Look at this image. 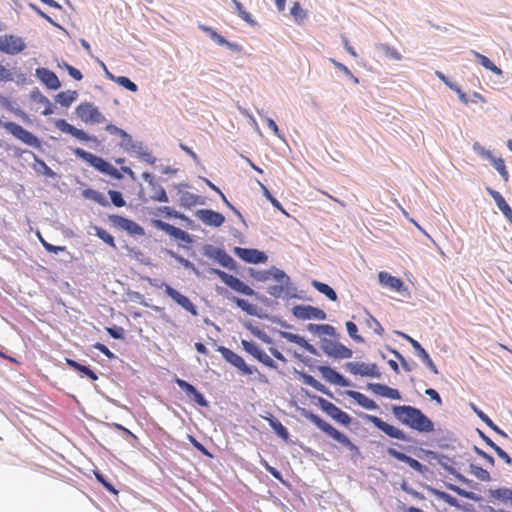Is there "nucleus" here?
Listing matches in <instances>:
<instances>
[{"mask_svg":"<svg viewBox=\"0 0 512 512\" xmlns=\"http://www.w3.org/2000/svg\"><path fill=\"white\" fill-rule=\"evenodd\" d=\"M326 355L333 359H349L353 356V351L343 343L336 341L331 351H326Z\"/></svg>","mask_w":512,"mask_h":512,"instance_id":"obj_49","label":"nucleus"},{"mask_svg":"<svg viewBox=\"0 0 512 512\" xmlns=\"http://www.w3.org/2000/svg\"><path fill=\"white\" fill-rule=\"evenodd\" d=\"M35 77L49 90L57 91L62 87L57 74L49 68H36Z\"/></svg>","mask_w":512,"mask_h":512,"instance_id":"obj_28","label":"nucleus"},{"mask_svg":"<svg viewBox=\"0 0 512 512\" xmlns=\"http://www.w3.org/2000/svg\"><path fill=\"white\" fill-rule=\"evenodd\" d=\"M262 418L268 422L273 432L285 443H293L288 429L281 423V421L272 413L267 412Z\"/></svg>","mask_w":512,"mask_h":512,"instance_id":"obj_35","label":"nucleus"},{"mask_svg":"<svg viewBox=\"0 0 512 512\" xmlns=\"http://www.w3.org/2000/svg\"><path fill=\"white\" fill-rule=\"evenodd\" d=\"M174 383L177 384V386L185 393L190 401L203 408L209 407V401L195 385L188 382L187 380L179 378L178 376H175Z\"/></svg>","mask_w":512,"mask_h":512,"instance_id":"obj_19","label":"nucleus"},{"mask_svg":"<svg viewBox=\"0 0 512 512\" xmlns=\"http://www.w3.org/2000/svg\"><path fill=\"white\" fill-rule=\"evenodd\" d=\"M206 198L190 192H181L180 206L190 209L196 205H205Z\"/></svg>","mask_w":512,"mask_h":512,"instance_id":"obj_46","label":"nucleus"},{"mask_svg":"<svg viewBox=\"0 0 512 512\" xmlns=\"http://www.w3.org/2000/svg\"><path fill=\"white\" fill-rule=\"evenodd\" d=\"M344 395L353 399L357 405L360 407L369 410V411H378L380 410L379 405L371 398L366 396L365 394L355 391V390H345L343 392Z\"/></svg>","mask_w":512,"mask_h":512,"instance_id":"obj_36","label":"nucleus"},{"mask_svg":"<svg viewBox=\"0 0 512 512\" xmlns=\"http://www.w3.org/2000/svg\"><path fill=\"white\" fill-rule=\"evenodd\" d=\"M198 28L201 31H203L217 45L226 47L228 50L234 53H241L243 51L242 45L227 40L224 36L219 34L213 27L205 24H199Z\"/></svg>","mask_w":512,"mask_h":512,"instance_id":"obj_23","label":"nucleus"},{"mask_svg":"<svg viewBox=\"0 0 512 512\" xmlns=\"http://www.w3.org/2000/svg\"><path fill=\"white\" fill-rule=\"evenodd\" d=\"M207 271L209 274L218 277L228 290L230 289L243 296L253 297L266 307H272L274 304H277V302L271 298L255 291L237 276L215 267H208Z\"/></svg>","mask_w":512,"mask_h":512,"instance_id":"obj_5","label":"nucleus"},{"mask_svg":"<svg viewBox=\"0 0 512 512\" xmlns=\"http://www.w3.org/2000/svg\"><path fill=\"white\" fill-rule=\"evenodd\" d=\"M161 253L175 259L180 265H182L186 270L191 271L196 277L201 278L203 276L201 271L195 266L193 262L184 258L182 255L176 253L172 249L161 248Z\"/></svg>","mask_w":512,"mask_h":512,"instance_id":"obj_41","label":"nucleus"},{"mask_svg":"<svg viewBox=\"0 0 512 512\" xmlns=\"http://www.w3.org/2000/svg\"><path fill=\"white\" fill-rule=\"evenodd\" d=\"M435 74L449 89H451L458 95V98L462 103H469L467 94L461 89V87L455 81H452L441 71H436Z\"/></svg>","mask_w":512,"mask_h":512,"instance_id":"obj_43","label":"nucleus"},{"mask_svg":"<svg viewBox=\"0 0 512 512\" xmlns=\"http://www.w3.org/2000/svg\"><path fill=\"white\" fill-rule=\"evenodd\" d=\"M297 289V285L292 281L286 271L282 269L276 280V284L269 285L266 288V292L275 299H282L288 302L293 299V294L297 292Z\"/></svg>","mask_w":512,"mask_h":512,"instance_id":"obj_11","label":"nucleus"},{"mask_svg":"<svg viewBox=\"0 0 512 512\" xmlns=\"http://www.w3.org/2000/svg\"><path fill=\"white\" fill-rule=\"evenodd\" d=\"M485 190H486L487 194L491 198H493V200L496 203V206L502 212L503 216L512 225V209H511L510 205L507 203V201L505 200V198L503 197V195L499 191H497L489 186H487L485 188Z\"/></svg>","mask_w":512,"mask_h":512,"instance_id":"obj_37","label":"nucleus"},{"mask_svg":"<svg viewBox=\"0 0 512 512\" xmlns=\"http://www.w3.org/2000/svg\"><path fill=\"white\" fill-rule=\"evenodd\" d=\"M107 194L110 200H108L104 193L90 187L83 189L81 192V196L84 199L91 200L105 208L110 207L111 205L115 206L116 208H122L126 206V201L122 192L109 189Z\"/></svg>","mask_w":512,"mask_h":512,"instance_id":"obj_9","label":"nucleus"},{"mask_svg":"<svg viewBox=\"0 0 512 512\" xmlns=\"http://www.w3.org/2000/svg\"><path fill=\"white\" fill-rule=\"evenodd\" d=\"M29 98L31 101L44 105V110L41 112L43 116H50L54 114L57 106L53 104L45 95L41 93V91L35 87L29 94Z\"/></svg>","mask_w":512,"mask_h":512,"instance_id":"obj_38","label":"nucleus"},{"mask_svg":"<svg viewBox=\"0 0 512 512\" xmlns=\"http://www.w3.org/2000/svg\"><path fill=\"white\" fill-rule=\"evenodd\" d=\"M316 370L321 373L322 378L329 384L339 387H354V383L330 365H318Z\"/></svg>","mask_w":512,"mask_h":512,"instance_id":"obj_21","label":"nucleus"},{"mask_svg":"<svg viewBox=\"0 0 512 512\" xmlns=\"http://www.w3.org/2000/svg\"><path fill=\"white\" fill-rule=\"evenodd\" d=\"M488 496L491 499L498 500L504 504H510L512 506V488L498 487L490 488L487 490Z\"/></svg>","mask_w":512,"mask_h":512,"instance_id":"obj_44","label":"nucleus"},{"mask_svg":"<svg viewBox=\"0 0 512 512\" xmlns=\"http://www.w3.org/2000/svg\"><path fill=\"white\" fill-rule=\"evenodd\" d=\"M293 372L305 385L314 388L316 391L326 395L331 399H335L333 392L320 381L315 379L312 375L306 373L305 371L297 370L296 368H294Z\"/></svg>","mask_w":512,"mask_h":512,"instance_id":"obj_33","label":"nucleus"},{"mask_svg":"<svg viewBox=\"0 0 512 512\" xmlns=\"http://www.w3.org/2000/svg\"><path fill=\"white\" fill-rule=\"evenodd\" d=\"M292 315L298 320H320L327 319V313L319 308L309 304H296L291 308Z\"/></svg>","mask_w":512,"mask_h":512,"instance_id":"obj_18","label":"nucleus"},{"mask_svg":"<svg viewBox=\"0 0 512 512\" xmlns=\"http://www.w3.org/2000/svg\"><path fill=\"white\" fill-rule=\"evenodd\" d=\"M271 330L273 332H277L281 338L286 339L288 342L294 343V344L302 347L308 353L315 355V356H320L318 349L314 345L309 343L305 339L304 336H301L296 333L288 332V331L276 330L275 328H272Z\"/></svg>","mask_w":512,"mask_h":512,"instance_id":"obj_31","label":"nucleus"},{"mask_svg":"<svg viewBox=\"0 0 512 512\" xmlns=\"http://www.w3.org/2000/svg\"><path fill=\"white\" fill-rule=\"evenodd\" d=\"M306 330L312 335L318 337H321L322 335H327L333 338L339 337V333L337 332L336 328L330 324L309 323L306 325Z\"/></svg>","mask_w":512,"mask_h":512,"instance_id":"obj_42","label":"nucleus"},{"mask_svg":"<svg viewBox=\"0 0 512 512\" xmlns=\"http://www.w3.org/2000/svg\"><path fill=\"white\" fill-rule=\"evenodd\" d=\"M378 282L382 287L388 288L403 296L405 295L404 293L408 291L407 286L400 277L393 276L386 271H380L378 273Z\"/></svg>","mask_w":512,"mask_h":512,"instance_id":"obj_27","label":"nucleus"},{"mask_svg":"<svg viewBox=\"0 0 512 512\" xmlns=\"http://www.w3.org/2000/svg\"><path fill=\"white\" fill-rule=\"evenodd\" d=\"M365 389L376 396L398 401L403 399L402 393L398 389L392 388L384 383L369 382L367 383Z\"/></svg>","mask_w":512,"mask_h":512,"instance_id":"obj_30","label":"nucleus"},{"mask_svg":"<svg viewBox=\"0 0 512 512\" xmlns=\"http://www.w3.org/2000/svg\"><path fill=\"white\" fill-rule=\"evenodd\" d=\"M491 165L495 168V170L500 174L501 178L504 182H508L509 180V172L505 165V161L501 157L492 156L489 160Z\"/></svg>","mask_w":512,"mask_h":512,"instance_id":"obj_59","label":"nucleus"},{"mask_svg":"<svg viewBox=\"0 0 512 512\" xmlns=\"http://www.w3.org/2000/svg\"><path fill=\"white\" fill-rule=\"evenodd\" d=\"M78 98V92L76 90H66L57 93L54 96L55 103L61 107L69 108Z\"/></svg>","mask_w":512,"mask_h":512,"instance_id":"obj_47","label":"nucleus"},{"mask_svg":"<svg viewBox=\"0 0 512 512\" xmlns=\"http://www.w3.org/2000/svg\"><path fill=\"white\" fill-rule=\"evenodd\" d=\"M296 411L304 418L313 423L321 432L326 436L333 439L334 441L341 444L351 452V459L361 457V451L359 447L342 431L335 428L331 423L323 419L312 410L300 407L295 404Z\"/></svg>","mask_w":512,"mask_h":512,"instance_id":"obj_2","label":"nucleus"},{"mask_svg":"<svg viewBox=\"0 0 512 512\" xmlns=\"http://www.w3.org/2000/svg\"><path fill=\"white\" fill-rule=\"evenodd\" d=\"M93 474L96 480L111 494L117 495L118 490L116 489L112 480L99 469H94Z\"/></svg>","mask_w":512,"mask_h":512,"instance_id":"obj_56","label":"nucleus"},{"mask_svg":"<svg viewBox=\"0 0 512 512\" xmlns=\"http://www.w3.org/2000/svg\"><path fill=\"white\" fill-rule=\"evenodd\" d=\"M215 292L217 295L222 296L228 301L234 303L237 308L241 309L243 312L250 316H254L262 320H268L272 323L278 324L281 328L284 329H294V326L289 324L282 317L269 314L262 308H259L257 305L250 303L248 300L235 296L230 290L226 289V287L216 285Z\"/></svg>","mask_w":512,"mask_h":512,"instance_id":"obj_4","label":"nucleus"},{"mask_svg":"<svg viewBox=\"0 0 512 512\" xmlns=\"http://www.w3.org/2000/svg\"><path fill=\"white\" fill-rule=\"evenodd\" d=\"M386 453L390 457L407 464L410 468H412L413 470H415L416 472H418L422 475H424L425 473H427L429 471V468L426 465L422 464L421 462H419L415 458L407 455L406 453L397 450L396 448L388 447L386 449Z\"/></svg>","mask_w":512,"mask_h":512,"instance_id":"obj_26","label":"nucleus"},{"mask_svg":"<svg viewBox=\"0 0 512 512\" xmlns=\"http://www.w3.org/2000/svg\"><path fill=\"white\" fill-rule=\"evenodd\" d=\"M311 286L314 289H316L319 293L325 295L330 301H332V302L338 301L337 292L327 283L313 279L311 281Z\"/></svg>","mask_w":512,"mask_h":512,"instance_id":"obj_50","label":"nucleus"},{"mask_svg":"<svg viewBox=\"0 0 512 512\" xmlns=\"http://www.w3.org/2000/svg\"><path fill=\"white\" fill-rule=\"evenodd\" d=\"M28 7L34 11L39 17L45 19L48 23H50L52 26H54L55 28L65 32V33H68L67 30L62 26L60 25L59 23H57L56 21H54L47 13H45L38 5H36L35 3H32V2H29L28 3Z\"/></svg>","mask_w":512,"mask_h":512,"instance_id":"obj_60","label":"nucleus"},{"mask_svg":"<svg viewBox=\"0 0 512 512\" xmlns=\"http://www.w3.org/2000/svg\"><path fill=\"white\" fill-rule=\"evenodd\" d=\"M202 253L212 262L220 265L221 267L234 272L241 277H244L242 267L223 247L214 246L212 244H204L202 246Z\"/></svg>","mask_w":512,"mask_h":512,"instance_id":"obj_8","label":"nucleus"},{"mask_svg":"<svg viewBox=\"0 0 512 512\" xmlns=\"http://www.w3.org/2000/svg\"><path fill=\"white\" fill-rule=\"evenodd\" d=\"M256 182L259 185L262 195L266 198V200H268L276 210L288 216L286 209L283 207L281 202L272 195L269 189L261 181L256 180Z\"/></svg>","mask_w":512,"mask_h":512,"instance_id":"obj_55","label":"nucleus"},{"mask_svg":"<svg viewBox=\"0 0 512 512\" xmlns=\"http://www.w3.org/2000/svg\"><path fill=\"white\" fill-rule=\"evenodd\" d=\"M421 487L427 490L432 495L436 496L438 499L444 501L451 507L457 508L463 512H475V508L471 503H461L456 497L452 496L451 494L443 490L437 489L425 483H422Z\"/></svg>","mask_w":512,"mask_h":512,"instance_id":"obj_17","label":"nucleus"},{"mask_svg":"<svg viewBox=\"0 0 512 512\" xmlns=\"http://www.w3.org/2000/svg\"><path fill=\"white\" fill-rule=\"evenodd\" d=\"M242 349L251 355L254 359L258 360L259 357L263 354L264 350L261 348L259 344L252 340H241Z\"/></svg>","mask_w":512,"mask_h":512,"instance_id":"obj_57","label":"nucleus"},{"mask_svg":"<svg viewBox=\"0 0 512 512\" xmlns=\"http://www.w3.org/2000/svg\"><path fill=\"white\" fill-rule=\"evenodd\" d=\"M209 340L216 347V351L222 355V358L236 368L240 375L250 376L258 371L256 366L247 364L245 359L233 350L223 345H218L217 341L211 337H209Z\"/></svg>","mask_w":512,"mask_h":512,"instance_id":"obj_10","label":"nucleus"},{"mask_svg":"<svg viewBox=\"0 0 512 512\" xmlns=\"http://www.w3.org/2000/svg\"><path fill=\"white\" fill-rule=\"evenodd\" d=\"M166 295L171 298L178 306L190 313L192 316H198L199 311L197 306L190 300V298L172 286L166 287Z\"/></svg>","mask_w":512,"mask_h":512,"instance_id":"obj_25","label":"nucleus"},{"mask_svg":"<svg viewBox=\"0 0 512 512\" xmlns=\"http://www.w3.org/2000/svg\"><path fill=\"white\" fill-rule=\"evenodd\" d=\"M301 391L312 400L314 405H316L323 413L329 416L336 423L344 427H349L355 422V419L352 416L324 397L313 394L305 388H301Z\"/></svg>","mask_w":512,"mask_h":512,"instance_id":"obj_6","label":"nucleus"},{"mask_svg":"<svg viewBox=\"0 0 512 512\" xmlns=\"http://www.w3.org/2000/svg\"><path fill=\"white\" fill-rule=\"evenodd\" d=\"M232 251L240 260L248 264L259 265L268 261L267 253L257 248L235 246Z\"/></svg>","mask_w":512,"mask_h":512,"instance_id":"obj_20","label":"nucleus"},{"mask_svg":"<svg viewBox=\"0 0 512 512\" xmlns=\"http://www.w3.org/2000/svg\"><path fill=\"white\" fill-rule=\"evenodd\" d=\"M27 48L25 40L14 34L0 36V52L6 55H17Z\"/></svg>","mask_w":512,"mask_h":512,"instance_id":"obj_22","label":"nucleus"},{"mask_svg":"<svg viewBox=\"0 0 512 512\" xmlns=\"http://www.w3.org/2000/svg\"><path fill=\"white\" fill-rule=\"evenodd\" d=\"M242 325L245 327V329H247L248 331H250V333L256 337L257 339H259L260 341H262L263 343L265 344H273L274 343V340L266 333L264 332L263 330H261L259 327L253 325L252 321L250 320H247L245 322L242 323Z\"/></svg>","mask_w":512,"mask_h":512,"instance_id":"obj_51","label":"nucleus"},{"mask_svg":"<svg viewBox=\"0 0 512 512\" xmlns=\"http://www.w3.org/2000/svg\"><path fill=\"white\" fill-rule=\"evenodd\" d=\"M0 105L4 107L7 111L13 113L15 116L22 118L26 112L19 108L14 107L10 99L0 93Z\"/></svg>","mask_w":512,"mask_h":512,"instance_id":"obj_64","label":"nucleus"},{"mask_svg":"<svg viewBox=\"0 0 512 512\" xmlns=\"http://www.w3.org/2000/svg\"><path fill=\"white\" fill-rule=\"evenodd\" d=\"M468 472L471 475L475 476L480 481L488 482L491 480L490 473L486 469H484L481 466H478L476 464H473V463L469 464Z\"/></svg>","mask_w":512,"mask_h":512,"instance_id":"obj_62","label":"nucleus"},{"mask_svg":"<svg viewBox=\"0 0 512 512\" xmlns=\"http://www.w3.org/2000/svg\"><path fill=\"white\" fill-rule=\"evenodd\" d=\"M145 209H146L147 214H149V215H155V216L162 215L163 217H165L167 219H172V218L179 219V217L181 215L180 211H177L173 207H170V206H160V207H157L156 209L147 207Z\"/></svg>","mask_w":512,"mask_h":512,"instance_id":"obj_52","label":"nucleus"},{"mask_svg":"<svg viewBox=\"0 0 512 512\" xmlns=\"http://www.w3.org/2000/svg\"><path fill=\"white\" fill-rule=\"evenodd\" d=\"M122 248L127 250L128 253L133 256L137 261H139L141 264L150 266L152 265L151 259L149 257H145L143 252L136 247H131L127 243L124 242L122 245Z\"/></svg>","mask_w":512,"mask_h":512,"instance_id":"obj_61","label":"nucleus"},{"mask_svg":"<svg viewBox=\"0 0 512 512\" xmlns=\"http://www.w3.org/2000/svg\"><path fill=\"white\" fill-rule=\"evenodd\" d=\"M166 295L171 298L178 306L190 313L192 316H198L199 311L197 306L190 300V298L172 286L166 287Z\"/></svg>","mask_w":512,"mask_h":512,"instance_id":"obj_24","label":"nucleus"},{"mask_svg":"<svg viewBox=\"0 0 512 512\" xmlns=\"http://www.w3.org/2000/svg\"><path fill=\"white\" fill-rule=\"evenodd\" d=\"M393 417L403 426L420 434L435 433V446L442 450L454 449L455 433L449 429H436L434 421L420 408L412 405H391Z\"/></svg>","mask_w":512,"mask_h":512,"instance_id":"obj_1","label":"nucleus"},{"mask_svg":"<svg viewBox=\"0 0 512 512\" xmlns=\"http://www.w3.org/2000/svg\"><path fill=\"white\" fill-rule=\"evenodd\" d=\"M394 445L398 446L402 450L413 453L416 457L420 459H432L436 460L437 462H440L441 459H449V456L443 453H439L434 450L430 449H424L421 447H413V446H404L398 443H393Z\"/></svg>","mask_w":512,"mask_h":512,"instance_id":"obj_32","label":"nucleus"},{"mask_svg":"<svg viewBox=\"0 0 512 512\" xmlns=\"http://www.w3.org/2000/svg\"><path fill=\"white\" fill-rule=\"evenodd\" d=\"M469 406H470L471 410L475 413V415L481 421H483L492 431H494L496 434H498L499 436H501L503 438H506V439L509 438L508 434L503 429H501L498 425H496L492 421V419L486 413H484L476 404L471 402L469 404Z\"/></svg>","mask_w":512,"mask_h":512,"instance_id":"obj_40","label":"nucleus"},{"mask_svg":"<svg viewBox=\"0 0 512 512\" xmlns=\"http://www.w3.org/2000/svg\"><path fill=\"white\" fill-rule=\"evenodd\" d=\"M107 221L112 227L125 231L131 237H142L145 229L136 221L119 214H107Z\"/></svg>","mask_w":512,"mask_h":512,"instance_id":"obj_13","label":"nucleus"},{"mask_svg":"<svg viewBox=\"0 0 512 512\" xmlns=\"http://www.w3.org/2000/svg\"><path fill=\"white\" fill-rule=\"evenodd\" d=\"M236 12H237V15L244 21L246 22L247 24H249L250 26H257L258 23L253 19L252 15L247 12L243 6V4L238 1V0H231Z\"/></svg>","mask_w":512,"mask_h":512,"instance_id":"obj_58","label":"nucleus"},{"mask_svg":"<svg viewBox=\"0 0 512 512\" xmlns=\"http://www.w3.org/2000/svg\"><path fill=\"white\" fill-rule=\"evenodd\" d=\"M154 190V194L150 196V199L153 201H157L160 203H168L169 197L167 195L166 190L158 184L156 181L154 182V186H150Z\"/></svg>","mask_w":512,"mask_h":512,"instance_id":"obj_63","label":"nucleus"},{"mask_svg":"<svg viewBox=\"0 0 512 512\" xmlns=\"http://www.w3.org/2000/svg\"><path fill=\"white\" fill-rule=\"evenodd\" d=\"M358 416L365 421L373 424L375 428H377L379 431L384 433L386 436H388L391 439H396L398 441L403 442H411L412 438L407 434L404 430L400 429L399 427L390 424L386 421H384L382 418L376 416L367 414L364 412H360Z\"/></svg>","mask_w":512,"mask_h":512,"instance_id":"obj_12","label":"nucleus"},{"mask_svg":"<svg viewBox=\"0 0 512 512\" xmlns=\"http://www.w3.org/2000/svg\"><path fill=\"white\" fill-rule=\"evenodd\" d=\"M90 228L94 231V235L97 236L106 245L115 250L117 249L114 236L111 233H109L106 229L98 225H91Z\"/></svg>","mask_w":512,"mask_h":512,"instance_id":"obj_54","label":"nucleus"},{"mask_svg":"<svg viewBox=\"0 0 512 512\" xmlns=\"http://www.w3.org/2000/svg\"><path fill=\"white\" fill-rule=\"evenodd\" d=\"M76 116L85 124H100L106 121L105 116L92 102H82L75 108Z\"/></svg>","mask_w":512,"mask_h":512,"instance_id":"obj_14","label":"nucleus"},{"mask_svg":"<svg viewBox=\"0 0 512 512\" xmlns=\"http://www.w3.org/2000/svg\"><path fill=\"white\" fill-rule=\"evenodd\" d=\"M243 270L256 281L266 282L267 280H273L276 282L282 269L273 265L265 270H257L252 267L243 268Z\"/></svg>","mask_w":512,"mask_h":512,"instance_id":"obj_34","label":"nucleus"},{"mask_svg":"<svg viewBox=\"0 0 512 512\" xmlns=\"http://www.w3.org/2000/svg\"><path fill=\"white\" fill-rule=\"evenodd\" d=\"M29 154L32 156L34 160L32 168L37 174L43 175L46 178L50 179L60 178V175L57 174L54 170H52L41 157H39L32 151H29Z\"/></svg>","mask_w":512,"mask_h":512,"instance_id":"obj_39","label":"nucleus"},{"mask_svg":"<svg viewBox=\"0 0 512 512\" xmlns=\"http://www.w3.org/2000/svg\"><path fill=\"white\" fill-rule=\"evenodd\" d=\"M471 54L474 55V57L477 59V62L482 67L496 75H502L503 71L501 70V68L496 66L495 63L490 58L474 50H471Z\"/></svg>","mask_w":512,"mask_h":512,"instance_id":"obj_53","label":"nucleus"},{"mask_svg":"<svg viewBox=\"0 0 512 512\" xmlns=\"http://www.w3.org/2000/svg\"><path fill=\"white\" fill-rule=\"evenodd\" d=\"M345 371L352 375H358L361 377L381 379L382 374L376 363H365V362H346L343 365Z\"/></svg>","mask_w":512,"mask_h":512,"instance_id":"obj_15","label":"nucleus"},{"mask_svg":"<svg viewBox=\"0 0 512 512\" xmlns=\"http://www.w3.org/2000/svg\"><path fill=\"white\" fill-rule=\"evenodd\" d=\"M444 486L447 490L452 491V492L456 493L458 496L466 498L468 500H471L474 502H481L484 500V498L481 495H479L473 491H468V490L461 488L460 486L455 485L453 483L444 482Z\"/></svg>","mask_w":512,"mask_h":512,"instance_id":"obj_45","label":"nucleus"},{"mask_svg":"<svg viewBox=\"0 0 512 512\" xmlns=\"http://www.w3.org/2000/svg\"><path fill=\"white\" fill-rule=\"evenodd\" d=\"M195 216L205 225L218 228L225 223V216L218 211L202 208L195 211Z\"/></svg>","mask_w":512,"mask_h":512,"instance_id":"obj_29","label":"nucleus"},{"mask_svg":"<svg viewBox=\"0 0 512 512\" xmlns=\"http://www.w3.org/2000/svg\"><path fill=\"white\" fill-rule=\"evenodd\" d=\"M54 126L62 133L75 138L81 143H85L90 149L102 151V141L97 136L89 134L84 129H80L70 124L66 119L58 118L53 120Z\"/></svg>","mask_w":512,"mask_h":512,"instance_id":"obj_7","label":"nucleus"},{"mask_svg":"<svg viewBox=\"0 0 512 512\" xmlns=\"http://www.w3.org/2000/svg\"><path fill=\"white\" fill-rule=\"evenodd\" d=\"M76 158L86 162L101 174L107 175L115 180H122L123 174H126L132 181L137 180L135 172L129 167L122 165L120 170L114 167L109 161L101 156L86 151L80 147H69Z\"/></svg>","mask_w":512,"mask_h":512,"instance_id":"obj_3","label":"nucleus"},{"mask_svg":"<svg viewBox=\"0 0 512 512\" xmlns=\"http://www.w3.org/2000/svg\"><path fill=\"white\" fill-rule=\"evenodd\" d=\"M151 224L154 228L165 232L176 241H181L186 244H192L194 242L193 235L161 219H151Z\"/></svg>","mask_w":512,"mask_h":512,"instance_id":"obj_16","label":"nucleus"},{"mask_svg":"<svg viewBox=\"0 0 512 512\" xmlns=\"http://www.w3.org/2000/svg\"><path fill=\"white\" fill-rule=\"evenodd\" d=\"M415 354L420 358L423 364L435 375L439 374V370L432 360L429 353L424 349L421 343H417V346L414 348Z\"/></svg>","mask_w":512,"mask_h":512,"instance_id":"obj_48","label":"nucleus"}]
</instances>
